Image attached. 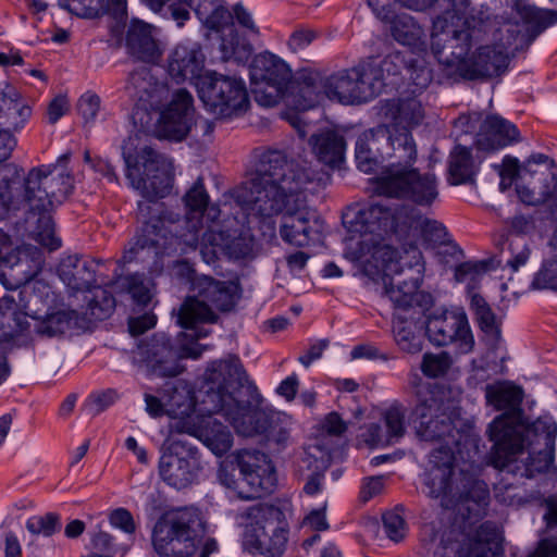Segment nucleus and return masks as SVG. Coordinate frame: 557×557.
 <instances>
[{"label": "nucleus", "mask_w": 557, "mask_h": 557, "mask_svg": "<svg viewBox=\"0 0 557 557\" xmlns=\"http://www.w3.org/2000/svg\"><path fill=\"white\" fill-rule=\"evenodd\" d=\"M58 275L67 288L70 297L90 293L96 284L94 265L77 256H66L58 265Z\"/></svg>", "instance_id": "obj_28"}, {"label": "nucleus", "mask_w": 557, "mask_h": 557, "mask_svg": "<svg viewBox=\"0 0 557 557\" xmlns=\"http://www.w3.org/2000/svg\"><path fill=\"white\" fill-rule=\"evenodd\" d=\"M557 228L549 242V253L542 262L540 270L534 274L531 287L533 289L557 290Z\"/></svg>", "instance_id": "obj_42"}, {"label": "nucleus", "mask_w": 557, "mask_h": 557, "mask_svg": "<svg viewBox=\"0 0 557 557\" xmlns=\"http://www.w3.org/2000/svg\"><path fill=\"white\" fill-rule=\"evenodd\" d=\"M161 480L175 490H184L199 481L203 469L197 446L186 438H169L159 458Z\"/></svg>", "instance_id": "obj_16"}, {"label": "nucleus", "mask_w": 557, "mask_h": 557, "mask_svg": "<svg viewBox=\"0 0 557 557\" xmlns=\"http://www.w3.org/2000/svg\"><path fill=\"white\" fill-rule=\"evenodd\" d=\"M201 351L196 348H183L177 351L171 338L164 333H156L140 341L134 350V361L148 374L159 377H174L183 372L182 358L197 359Z\"/></svg>", "instance_id": "obj_17"}, {"label": "nucleus", "mask_w": 557, "mask_h": 557, "mask_svg": "<svg viewBox=\"0 0 557 557\" xmlns=\"http://www.w3.org/2000/svg\"><path fill=\"white\" fill-rule=\"evenodd\" d=\"M42 265L40 249L24 245L13 250L11 237L0 230V282L5 288L18 286L40 272Z\"/></svg>", "instance_id": "obj_21"}, {"label": "nucleus", "mask_w": 557, "mask_h": 557, "mask_svg": "<svg viewBox=\"0 0 557 557\" xmlns=\"http://www.w3.org/2000/svg\"><path fill=\"white\" fill-rule=\"evenodd\" d=\"M330 450L322 449L318 445L309 446L302 459V462L306 463L309 469H313L312 474L304 486V491L308 495H314L320 492L323 472L330 466Z\"/></svg>", "instance_id": "obj_41"}, {"label": "nucleus", "mask_w": 557, "mask_h": 557, "mask_svg": "<svg viewBox=\"0 0 557 557\" xmlns=\"http://www.w3.org/2000/svg\"><path fill=\"white\" fill-rule=\"evenodd\" d=\"M246 383L247 375L237 357L212 361L203 374L202 407L199 409L207 416L197 417V422L193 423L178 421L173 428L197 437L214 455H224L233 445V436L225 425L211 417L212 413H222L243 436H252L260 431L250 404L252 388Z\"/></svg>", "instance_id": "obj_6"}, {"label": "nucleus", "mask_w": 557, "mask_h": 557, "mask_svg": "<svg viewBox=\"0 0 557 557\" xmlns=\"http://www.w3.org/2000/svg\"><path fill=\"white\" fill-rule=\"evenodd\" d=\"M407 219L408 209L404 203L371 202L351 223L346 256L359 262L369 276H394L407 269L412 273L409 277H419L422 282L425 262L419 247L409 244L398 251L387 242V236L405 233L403 225L407 224Z\"/></svg>", "instance_id": "obj_7"}, {"label": "nucleus", "mask_w": 557, "mask_h": 557, "mask_svg": "<svg viewBox=\"0 0 557 557\" xmlns=\"http://www.w3.org/2000/svg\"><path fill=\"white\" fill-rule=\"evenodd\" d=\"M287 542V531L272 519L257 520L247 527L245 543L265 557H278Z\"/></svg>", "instance_id": "obj_26"}, {"label": "nucleus", "mask_w": 557, "mask_h": 557, "mask_svg": "<svg viewBox=\"0 0 557 557\" xmlns=\"http://www.w3.org/2000/svg\"><path fill=\"white\" fill-rule=\"evenodd\" d=\"M120 395L116 389L108 388L92 393L87 401V409L92 416H97L112 406Z\"/></svg>", "instance_id": "obj_55"}, {"label": "nucleus", "mask_w": 557, "mask_h": 557, "mask_svg": "<svg viewBox=\"0 0 557 557\" xmlns=\"http://www.w3.org/2000/svg\"><path fill=\"white\" fill-rule=\"evenodd\" d=\"M393 333L398 347L409 354H417L422 349V339L414 332V325L401 318L395 315L393 319Z\"/></svg>", "instance_id": "obj_44"}, {"label": "nucleus", "mask_w": 557, "mask_h": 557, "mask_svg": "<svg viewBox=\"0 0 557 557\" xmlns=\"http://www.w3.org/2000/svg\"><path fill=\"white\" fill-rule=\"evenodd\" d=\"M386 115L393 120L391 125H379L358 138L357 166L363 173H372L380 158L392 159L375 177L374 194L429 207L438 197V182L434 173L414 166L418 150L410 133L424 117L422 104L416 98L392 101Z\"/></svg>", "instance_id": "obj_2"}, {"label": "nucleus", "mask_w": 557, "mask_h": 557, "mask_svg": "<svg viewBox=\"0 0 557 557\" xmlns=\"http://www.w3.org/2000/svg\"><path fill=\"white\" fill-rule=\"evenodd\" d=\"M73 189V175L59 169L58 164L32 169L22 184L0 180V216L20 209L28 211L32 218L37 215L32 231L34 239L50 251L57 250L61 240L54 234L50 211L62 205Z\"/></svg>", "instance_id": "obj_9"}, {"label": "nucleus", "mask_w": 557, "mask_h": 557, "mask_svg": "<svg viewBox=\"0 0 557 557\" xmlns=\"http://www.w3.org/2000/svg\"><path fill=\"white\" fill-rule=\"evenodd\" d=\"M309 144L318 160L326 165L335 166L344 160L346 143L334 129L326 128L313 134Z\"/></svg>", "instance_id": "obj_34"}, {"label": "nucleus", "mask_w": 557, "mask_h": 557, "mask_svg": "<svg viewBox=\"0 0 557 557\" xmlns=\"http://www.w3.org/2000/svg\"><path fill=\"white\" fill-rule=\"evenodd\" d=\"M449 174L454 184L467 183L474 175V165L468 148L457 146L450 153Z\"/></svg>", "instance_id": "obj_46"}, {"label": "nucleus", "mask_w": 557, "mask_h": 557, "mask_svg": "<svg viewBox=\"0 0 557 557\" xmlns=\"http://www.w3.org/2000/svg\"><path fill=\"white\" fill-rule=\"evenodd\" d=\"M517 22L491 18L483 13L463 20L447 11L433 22L431 49L437 61L466 79L503 74L509 53L530 45Z\"/></svg>", "instance_id": "obj_5"}, {"label": "nucleus", "mask_w": 557, "mask_h": 557, "mask_svg": "<svg viewBox=\"0 0 557 557\" xmlns=\"http://www.w3.org/2000/svg\"><path fill=\"white\" fill-rule=\"evenodd\" d=\"M12 295L0 298V385L10 375L8 356L33 343L32 324Z\"/></svg>", "instance_id": "obj_18"}, {"label": "nucleus", "mask_w": 557, "mask_h": 557, "mask_svg": "<svg viewBox=\"0 0 557 557\" xmlns=\"http://www.w3.org/2000/svg\"><path fill=\"white\" fill-rule=\"evenodd\" d=\"M203 66L205 55L196 42L177 45L168 58V72L177 83L198 81Z\"/></svg>", "instance_id": "obj_27"}, {"label": "nucleus", "mask_w": 557, "mask_h": 557, "mask_svg": "<svg viewBox=\"0 0 557 557\" xmlns=\"http://www.w3.org/2000/svg\"><path fill=\"white\" fill-rule=\"evenodd\" d=\"M523 171L525 174H529L531 177H533L535 174L544 173H557L556 163L553 159H550L548 156L544 153H534L531 154L523 166Z\"/></svg>", "instance_id": "obj_56"}, {"label": "nucleus", "mask_w": 557, "mask_h": 557, "mask_svg": "<svg viewBox=\"0 0 557 557\" xmlns=\"http://www.w3.org/2000/svg\"><path fill=\"white\" fill-rule=\"evenodd\" d=\"M128 53L139 61L156 63L162 55V49L152 36V25L133 18L126 33Z\"/></svg>", "instance_id": "obj_30"}, {"label": "nucleus", "mask_w": 557, "mask_h": 557, "mask_svg": "<svg viewBox=\"0 0 557 557\" xmlns=\"http://www.w3.org/2000/svg\"><path fill=\"white\" fill-rule=\"evenodd\" d=\"M250 78L253 85L252 94L258 104L270 108L281 101L290 110L281 113L304 138L308 124L299 112L314 107L315 97L309 86L293 84L292 71L280 57L269 51L257 54L250 65Z\"/></svg>", "instance_id": "obj_10"}, {"label": "nucleus", "mask_w": 557, "mask_h": 557, "mask_svg": "<svg viewBox=\"0 0 557 557\" xmlns=\"http://www.w3.org/2000/svg\"><path fill=\"white\" fill-rule=\"evenodd\" d=\"M90 294V298L87 296L84 297V299L88 301V305L86 312L81 313L82 317L86 320V317L89 315L90 320L99 321L109 318L115 308V299L111 293L106 288L95 285Z\"/></svg>", "instance_id": "obj_43"}, {"label": "nucleus", "mask_w": 557, "mask_h": 557, "mask_svg": "<svg viewBox=\"0 0 557 557\" xmlns=\"http://www.w3.org/2000/svg\"><path fill=\"white\" fill-rule=\"evenodd\" d=\"M383 527L386 535L394 542L403 540L406 535V522L397 512H386L383 516Z\"/></svg>", "instance_id": "obj_58"}, {"label": "nucleus", "mask_w": 557, "mask_h": 557, "mask_svg": "<svg viewBox=\"0 0 557 557\" xmlns=\"http://www.w3.org/2000/svg\"><path fill=\"white\" fill-rule=\"evenodd\" d=\"M321 429L329 435L341 436L346 432L347 424L337 412H331L322 421Z\"/></svg>", "instance_id": "obj_63"}, {"label": "nucleus", "mask_w": 557, "mask_h": 557, "mask_svg": "<svg viewBox=\"0 0 557 557\" xmlns=\"http://www.w3.org/2000/svg\"><path fill=\"white\" fill-rule=\"evenodd\" d=\"M195 113L191 94L185 88H180L152 114L154 125L147 134L176 141L183 140L193 129Z\"/></svg>", "instance_id": "obj_20"}, {"label": "nucleus", "mask_w": 557, "mask_h": 557, "mask_svg": "<svg viewBox=\"0 0 557 557\" xmlns=\"http://www.w3.org/2000/svg\"><path fill=\"white\" fill-rule=\"evenodd\" d=\"M235 461L233 458L226 459L223 462H221L219 471H218V478L222 485L225 487L233 490L237 497L240 498V491L242 488H247L246 482H244V476L240 475V479H235L234 475V466Z\"/></svg>", "instance_id": "obj_54"}, {"label": "nucleus", "mask_w": 557, "mask_h": 557, "mask_svg": "<svg viewBox=\"0 0 557 557\" xmlns=\"http://www.w3.org/2000/svg\"><path fill=\"white\" fill-rule=\"evenodd\" d=\"M196 87L206 110L220 119L237 117L249 108L246 84L236 76L208 71Z\"/></svg>", "instance_id": "obj_13"}, {"label": "nucleus", "mask_w": 557, "mask_h": 557, "mask_svg": "<svg viewBox=\"0 0 557 557\" xmlns=\"http://www.w3.org/2000/svg\"><path fill=\"white\" fill-rule=\"evenodd\" d=\"M227 237L228 235L221 231L209 228L201 236V246L205 249H210L209 253H211L212 257H215L216 249H221L225 252Z\"/></svg>", "instance_id": "obj_60"}, {"label": "nucleus", "mask_w": 557, "mask_h": 557, "mask_svg": "<svg viewBox=\"0 0 557 557\" xmlns=\"http://www.w3.org/2000/svg\"><path fill=\"white\" fill-rule=\"evenodd\" d=\"M321 181L307 160H287L281 151H268L256 172L237 195L251 213L272 218L283 213L280 236L288 245L307 247L320 239L323 223L307 206V193Z\"/></svg>", "instance_id": "obj_3"}, {"label": "nucleus", "mask_w": 557, "mask_h": 557, "mask_svg": "<svg viewBox=\"0 0 557 557\" xmlns=\"http://www.w3.org/2000/svg\"><path fill=\"white\" fill-rule=\"evenodd\" d=\"M30 114V107L22 100V96L20 95L17 101H14V106L11 107L9 113L2 119L1 124L5 125L9 129L20 131L25 125Z\"/></svg>", "instance_id": "obj_53"}, {"label": "nucleus", "mask_w": 557, "mask_h": 557, "mask_svg": "<svg viewBox=\"0 0 557 557\" xmlns=\"http://www.w3.org/2000/svg\"><path fill=\"white\" fill-rule=\"evenodd\" d=\"M382 275L384 285V295L398 309H407L417 302L418 292L421 286L419 277H409L408 280L394 278Z\"/></svg>", "instance_id": "obj_37"}, {"label": "nucleus", "mask_w": 557, "mask_h": 557, "mask_svg": "<svg viewBox=\"0 0 557 557\" xmlns=\"http://www.w3.org/2000/svg\"><path fill=\"white\" fill-rule=\"evenodd\" d=\"M100 106L101 99L97 94L92 91H86L81 96L77 108L86 124L95 122L100 111Z\"/></svg>", "instance_id": "obj_57"}, {"label": "nucleus", "mask_w": 557, "mask_h": 557, "mask_svg": "<svg viewBox=\"0 0 557 557\" xmlns=\"http://www.w3.org/2000/svg\"><path fill=\"white\" fill-rule=\"evenodd\" d=\"M418 404L412 411V423L416 435L420 441L423 442H442L438 448L434 449L429 457L426 466L424 484L426 485V479L431 466L435 465V460H441L443 456L448 455L450 457L448 469H449V481L455 485H459V492L469 493V487H465L461 483L466 479L479 481L473 474L467 471L456 472L454 469V453L449 447L450 443H455V426L450 417L445 412L443 408V401L437 397V393L431 388L430 384H420L417 387Z\"/></svg>", "instance_id": "obj_11"}, {"label": "nucleus", "mask_w": 557, "mask_h": 557, "mask_svg": "<svg viewBox=\"0 0 557 557\" xmlns=\"http://www.w3.org/2000/svg\"><path fill=\"white\" fill-rule=\"evenodd\" d=\"M26 529L34 535L52 536L61 530L60 517L54 512L32 516L26 521Z\"/></svg>", "instance_id": "obj_51"}, {"label": "nucleus", "mask_w": 557, "mask_h": 557, "mask_svg": "<svg viewBox=\"0 0 557 557\" xmlns=\"http://www.w3.org/2000/svg\"><path fill=\"white\" fill-rule=\"evenodd\" d=\"M487 271L485 261H467L455 268V280L459 283H467L470 296Z\"/></svg>", "instance_id": "obj_50"}, {"label": "nucleus", "mask_w": 557, "mask_h": 557, "mask_svg": "<svg viewBox=\"0 0 557 557\" xmlns=\"http://www.w3.org/2000/svg\"><path fill=\"white\" fill-rule=\"evenodd\" d=\"M407 409L400 404H393L383 413L384 428L371 424L367 441L371 445L387 446L399 442L406 433Z\"/></svg>", "instance_id": "obj_32"}, {"label": "nucleus", "mask_w": 557, "mask_h": 557, "mask_svg": "<svg viewBox=\"0 0 557 557\" xmlns=\"http://www.w3.org/2000/svg\"><path fill=\"white\" fill-rule=\"evenodd\" d=\"M203 533V522L196 509L185 508L163 515L154 524L151 534L158 556H171L187 549L193 555L196 540Z\"/></svg>", "instance_id": "obj_14"}, {"label": "nucleus", "mask_w": 557, "mask_h": 557, "mask_svg": "<svg viewBox=\"0 0 557 557\" xmlns=\"http://www.w3.org/2000/svg\"><path fill=\"white\" fill-rule=\"evenodd\" d=\"M367 70L372 71L373 78H375V91L379 95L384 87V79L392 76H397L401 73L404 69H407L410 72V78L418 82L414 84L419 88H424L431 81V73L428 69H420L417 77H413V65H408V62L405 60L404 55L399 51L392 52L387 54L380 63H369L366 65Z\"/></svg>", "instance_id": "obj_31"}, {"label": "nucleus", "mask_w": 557, "mask_h": 557, "mask_svg": "<svg viewBox=\"0 0 557 557\" xmlns=\"http://www.w3.org/2000/svg\"><path fill=\"white\" fill-rule=\"evenodd\" d=\"M426 335L436 346L454 344L460 354L473 350L474 338L467 314L462 310H436L431 312L425 322Z\"/></svg>", "instance_id": "obj_22"}, {"label": "nucleus", "mask_w": 557, "mask_h": 557, "mask_svg": "<svg viewBox=\"0 0 557 557\" xmlns=\"http://www.w3.org/2000/svg\"><path fill=\"white\" fill-rule=\"evenodd\" d=\"M406 207L408 209V219L407 224L403 225L405 233L408 230L414 228L420 232L423 242L429 246L446 244L448 234L442 223L416 213L409 206Z\"/></svg>", "instance_id": "obj_38"}, {"label": "nucleus", "mask_w": 557, "mask_h": 557, "mask_svg": "<svg viewBox=\"0 0 557 557\" xmlns=\"http://www.w3.org/2000/svg\"><path fill=\"white\" fill-rule=\"evenodd\" d=\"M470 307L474 312L481 331L487 337L488 344L495 348L502 337L500 321L486 300L476 293L471 295Z\"/></svg>", "instance_id": "obj_39"}, {"label": "nucleus", "mask_w": 557, "mask_h": 557, "mask_svg": "<svg viewBox=\"0 0 557 557\" xmlns=\"http://www.w3.org/2000/svg\"><path fill=\"white\" fill-rule=\"evenodd\" d=\"M196 294L182 304L178 311V324L189 330V337L198 339L209 334L208 330H197L200 323H214L218 315L213 308L220 311H231L239 299L238 285L233 282H220L203 276L194 283Z\"/></svg>", "instance_id": "obj_12"}, {"label": "nucleus", "mask_w": 557, "mask_h": 557, "mask_svg": "<svg viewBox=\"0 0 557 557\" xmlns=\"http://www.w3.org/2000/svg\"><path fill=\"white\" fill-rule=\"evenodd\" d=\"M233 458L244 476L247 488H242L240 499L261 498L273 491L276 484L274 466L268 455L257 449H240Z\"/></svg>", "instance_id": "obj_24"}, {"label": "nucleus", "mask_w": 557, "mask_h": 557, "mask_svg": "<svg viewBox=\"0 0 557 557\" xmlns=\"http://www.w3.org/2000/svg\"><path fill=\"white\" fill-rule=\"evenodd\" d=\"M530 185H517L520 200L531 206L543 203L557 193V173H542V177L530 182Z\"/></svg>", "instance_id": "obj_40"}, {"label": "nucleus", "mask_w": 557, "mask_h": 557, "mask_svg": "<svg viewBox=\"0 0 557 557\" xmlns=\"http://www.w3.org/2000/svg\"><path fill=\"white\" fill-rule=\"evenodd\" d=\"M373 74L366 65L341 70L324 79V92L344 104L368 102L376 96Z\"/></svg>", "instance_id": "obj_23"}, {"label": "nucleus", "mask_w": 557, "mask_h": 557, "mask_svg": "<svg viewBox=\"0 0 557 557\" xmlns=\"http://www.w3.org/2000/svg\"><path fill=\"white\" fill-rule=\"evenodd\" d=\"M374 14L386 26L391 36L400 45L424 50L425 33L407 13H395L383 0H367Z\"/></svg>", "instance_id": "obj_25"}, {"label": "nucleus", "mask_w": 557, "mask_h": 557, "mask_svg": "<svg viewBox=\"0 0 557 557\" xmlns=\"http://www.w3.org/2000/svg\"><path fill=\"white\" fill-rule=\"evenodd\" d=\"M157 317L152 313H145L137 318H131L128 321V329L132 335H140L146 331L154 327Z\"/></svg>", "instance_id": "obj_64"}, {"label": "nucleus", "mask_w": 557, "mask_h": 557, "mask_svg": "<svg viewBox=\"0 0 557 557\" xmlns=\"http://www.w3.org/2000/svg\"><path fill=\"white\" fill-rule=\"evenodd\" d=\"M135 137L129 136L123 145V159L126 164V177L136 190L140 191L147 201L138 203V210L144 224L140 232L131 243L123 259L131 262L135 255L144 249L160 250L170 248L180 242L190 248L199 243V231L202 228V216L209 205V195L203 180L198 177L183 200L187 209L185 220L153 199L165 197L172 187V161L144 145L137 150Z\"/></svg>", "instance_id": "obj_1"}, {"label": "nucleus", "mask_w": 557, "mask_h": 557, "mask_svg": "<svg viewBox=\"0 0 557 557\" xmlns=\"http://www.w3.org/2000/svg\"><path fill=\"white\" fill-rule=\"evenodd\" d=\"M529 17L535 24L539 34L557 22V11L531 9Z\"/></svg>", "instance_id": "obj_62"}, {"label": "nucleus", "mask_w": 557, "mask_h": 557, "mask_svg": "<svg viewBox=\"0 0 557 557\" xmlns=\"http://www.w3.org/2000/svg\"><path fill=\"white\" fill-rule=\"evenodd\" d=\"M518 135L513 124L498 115H491L482 123L475 145L479 150L493 151L516 141Z\"/></svg>", "instance_id": "obj_33"}, {"label": "nucleus", "mask_w": 557, "mask_h": 557, "mask_svg": "<svg viewBox=\"0 0 557 557\" xmlns=\"http://www.w3.org/2000/svg\"><path fill=\"white\" fill-rule=\"evenodd\" d=\"M110 524L114 528L122 530L127 534H133L136 530V524L132 513L125 508H117L109 516Z\"/></svg>", "instance_id": "obj_61"}, {"label": "nucleus", "mask_w": 557, "mask_h": 557, "mask_svg": "<svg viewBox=\"0 0 557 557\" xmlns=\"http://www.w3.org/2000/svg\"><path fill=\"white\" fill-rule=\"evenodd\" d=\"M451 358L448 352L442 351L440 354H424L421 371L429 377H440L447 373L451 366Z\"/></svg>", "instance_id": "obj_52"}, {"label": "nucleus", "mask_w": 557, "mask_h": 557, "mask_svg": "<svg viewBox=\"0 0 557 557\" xmlns=\"http://www.w3.org/2000/svg\"><path fill=\"white\" fill-rule=\"evenodd\" d=\"M152 12L160 13L164 8L171 13V17L176 22L178 27H183L185 22L189 20V8L191 0H140Z\"/></svg>", "instance_id": "obj_49"}, {"label": "nucleus", "mask_w": 557, "mask_h": 557, "mask_svg": "<svg viewBox=\"0 0 557 557\" xmlns=\"http://www.w3.org/2000/svg\"><path fill=\"white\" fill-rule=\"evenodd\" d=\"M69 7L82 17L95 18L103 11V0H70Z\"/></svg>", "instance_id": "obj_59"}, {"label": "nucleus", "mask_w": 557, "mask_h": 557, "mask_svg": "<svg viewBox=\"0 0 557 557\" xmlns=\"http://www.w3.org/2000/svg\"><path fill=\"white\" fill-rule=\"evenodd\" d=\"M440 462L431 466L426 479L428 495L438 498L441 506L450 510L449 525L436 529L433 523L424 524L421 541L433 552L434 557H502V537L490 522L478 525L485 516L490 491L485 482L466 479L461 483L469 493L459 492V485L449 481V460L445 455Z\"/></svg>", "instance_id": "obj_4"}, {"label": "nucleus", "mask_w": 557, "mask_h": 557, "mask_svg": "<svg viewBox=\"0 0 557 557\" xmlns=\"http://www.w3.org/2000/svg\"><path fill=\"white\" fill-rule=\"evenodd\" d=\"M125 89L135 100L132 119L137 132H150L154 125L152 114L161 109L173 94L169 85L157 77L150 69L139 67L129 74Z\"/></svg>", "instance_id": "obj_15"}, {"label": "nucleus", "mask_w": 557, "mask_h": 557, "mask_svg": "<svg viewBox=\"0 0 557 557\" xmlns=\"http://www.w3.org/2000/svg\"><path fill=\"white\" fill-rule=\"evenodd\" d=\"M195 12L207 28L221 34L220 51L223 61L244 64L249 60L252 47L238 36L233 15L225 7L205 0Z\"/></svg>", "instance_id": "obj_19"}, {"label": "nucleus", "mask_w": 557, "mask_h": 557, "mask_svg": "<svg viewBox=\"0 0 557 557\" xmlns=\"http://www.w3.org/2000/svg\"><path fill=\"white\" fill-rule=\"evenodd\" d=\"M39 272L32 275L25 282L13 289L21 288L17 294V304L25 312H36L40 306H47L54 300V293L44 280L34 278Z\"/></svg>", "instance_id": "obj_35"}, {"label": "nucleus", "mask_w": 557, "mask_h": 557, "mask_svg": "<svg viewBox=\"0 0 557 557\" xmlns=\"http://www.w3.org/2000/svg\"><path fill=\"white\" fill-rule=\"evenodd\" d=\"M225 253L235 260H251L258 255V247L253 235L249 231L237 235H228L225 244Z\"/></svg>", "instance_id": "obj_45"}, {"label": "nucleus", "mask_w": 557, "mask_h": 557, "mask_svg": "<svg viewBox=\"0 0 557 557\" xmlns=\"http://www.w3.org/2000/svg\"><path fill=\"white\" fill-rule=\"evenodd\" d=\"M486 403L496 410H509L508 414H520L517 409L522 403L523 391L508 381L487 384L484 388Z\"/></svg>", "instance_id": "obj_36"}, {"label": "nucleus", "mask_w": 557, "mask_h": 557, "mask_svg": "<svg viewBox=\"0 0 557 557\" xmlns=\"http://www.w3.org/2000/svg\"><path fill=\"white\" fill-rule=\"evenodd\" d=\"M33 334L40 337H59L82 327L85 319L79 312L66 307L49 309L45 315L34 317Z\"/></svg>", "instance_id": "obj_29"}, {"label": "nucleus", "mask_w": 557, "mask_h": 557, "mask_svg": "<svg viewBox=\"0 0 557 557\" xmlns=\"http://www.w3.org/2000/svg\"><path fill=\"white\" fill-rule=\"evenodd\" d=\"M556 435L557 424L549 416L524 426L520 414H500L488 426L494 443L492 463L499 470L534 479L554 467Z\"/></svg>", "instance_id": "obj_8"}, {"label": "nucleus", "mask_w": 557, "mask_h": 557, "mask_svg": "<svg viewBox=\"0 0 557 557\" xmlns=\"http://www.w3.org/2000/svg\"><path fill=\"white\" fill-rule=\"evenodd\" d=\"M502 246H507L510 256L506 259V264L512 271H518L530 259L531 248L524 237L504 236ZM504 250L505 247H502V251Z\"/></svg>", "instance_id": "obj_48"}, {"label": "nucleus", "mask_w": 557, "mask_h": 557, "mask_svg": "<svg viewBox=\"0 0 557 557\" xmlns=\"http://www.w3.org/2000/svg\"><path fill=\"white\" fill-rule=\"evenodd\" d=\"M116 288L126 292L138 305L146 306L152 298V284L141 275L133 274L121 277Z\"/></svg>", "instance_id": "obj_47"}]
</instances>
